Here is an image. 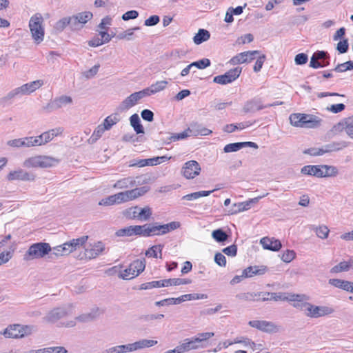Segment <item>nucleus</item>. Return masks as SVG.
Listing matches in <instances>:
<instances>
[{
    "instance_id": "f257e3e1",
    "label": "nucleus",
    "mask_w": 353,
    "mask_h": 353,
    "mask_svg": "<svg viewBox=\"0 0 353 353\" xmlns=\"http://www.w3.org/2000/svg\"><path fill=\"white\" fill-rule=\"evenodd\" d=\"M181 223L178 221H172L166 224L160 225L158 223H146L142 225L143 236H159L166 234L170 231L179 228Z\"/></svg>"
},
{
    "instance_id": "f03ea898",
    "label": "nucleus",
    "mask_w": 353,
    "mask_h": 353,
    "mask_svg": "<svg viewBox=\"0 0 353 353\" xmlns=\"http://www.w3.org/2000/svg\"><path fill=\"white\" fill-rule=\"evenodd\" d=\"M37 331L34 325H21L14 324L9 325L1 334L6 338L19 339L31 335Z\"/></svg>"
},
{
    "instance_id": "7ed1b4c3",
    "label": "nucleus",
    "mask_w": 353,
    "mask_h": 353,
    "mask_svg": "<svg viewBox=\"0 0 353 353\" xmlns=\"http://www.w3.org/2000/svg\"><path fill=\"white\" fill-rule=\"evenodd\" d=\"M59 163V159L49 156H36L26 159L23 165L27 168H47L55 166Z\"/></svg>"
},
{
    "instance_id": "20e7f679",
    "label": "nucleus",
    "mask_w": 353,
    "mask_h": 353,
    "mask_svg": "<svg viewBox=\"0 0 353 353\" xmlns=\"http://www.w3.org/2000/svg\"><path fill=\"white\" fill-rule=\"evenodd\" d=\"M43 19L41 14L37 13L31 17L29 21V28L32 37L37 44L43 41L44 28L43 26Z\"/></svg>"
},
{
    "instance_id": "39448f33",
    "label": "nucleus",
    "mask_w": 353,
    "mask_h": 353,
    "mask_svg": "<svg viewBox=\"0 0 353 353\" xmlns=\"http://www.w3.org/2000/svg\"><path fill=\"white\" fill-rule=\"evenodd\" d=\"M52 248L48 243H36L30 246L23 256L25 261L43 258L48 254Z\"/></svg>"
},
{
    "instance_id": "423d86ee",
    "label": "nucleus",
    "mask_w": 353,
    "mask_h": 353,
    "mask_svg": "<svg viewBox=\"0 0 353 353\" xmlns=\"http://www.w3.org/2000/svg\"><path fill=\"white\" fill-rule=\"evenodd\" d=\"M145 268V261L143 260H135L130 263L129 267L121 272L119 276L125 280H130L137 276Z\"/></svg>"
},
{
    "instance_id": "0eeeda50",
    "label": "nucleus",
    "mask_w": 353,
    "mask_h": 353,
    "mask_svg": "<svg viewBox=\"0 0 353 353\" xmlns=\"http://www.w3.org/2000/svg\"><path fill=\"white\" fill-rule=\"evenodd\" d=\"M149 178L146 175L138 176L136 178L128 176L118 180L114 185L115 189H127L136 185L146 183Z\"/></svg>"
},
{
    "instance_id": "6e6552de",
    "label": "nucleus",
    "mask_w": 353,
    "mask_h": 353,
    "mask_svg": "<svg viewBox=\"0 0 353 353\" xmlns=\"http://www.w3.org/2000/svg\"><path fill=\"white\" fill-rule=\"evenodd\" d=\"M72 313V305H67L62 307H56L50 310L44 319L47 322L55 323L61 319L65 318Z\"/></svg>"
},
{
    "instance_id": "1a4fd4ad",
    "label": "nucleus",
    "mask_w": 353,
    "mask_h": 353,
    "mask_svg": "<svg viewBox=\"0 0 353 353\" xmlns=\"http://www.w3.org/2000/svg\"><path fill=\"white\" fill-rule=\"evenodd\" d=\"M36 175L31 172H27L21 168H18L10 171L6 176V179L9 181H34Z\"/></svg>"
},
{
    "instance_id": "9d476101",
    "label": "nucleus",
    "mask_w": 353,
    "mask_h": 353,
    "mask_svg": "<svg viewBox=\"0 0 353 353\" xmlns=\"http://www.w3.org/2000/svg\"><path fill=\"white\" fill-rule=\"evenodd\" d=\"M248 325L260 331L266 333H276L280 330V326L272 321L253 320L248 322Z\"/></svg>"
},
{
    "instance_id": "9b49d317",
    "label": "nucleus",
    "mask_w": 353,
    "mask_h": 353,
    "mask_svg": "<svg viewBox=\"0 0 353 353\" xmlns=\"http://www.w3.org/2000/svg\"><path fill=\"white\" fill-rule=\"evenodd\" d=\"M242 68L236 67L228 70L224 74L214 77L213 82L221 85H225L235 81L241 74Z\"/></svg>"
},
{
    "instance_id": "f8f14e48",
    "label": "nucleus",
    "mask_w": 353,
    "mask_h": 353,
    "mask_svg": "<svg viewBox=\"0 0 353 353\" xmlns=\"http://www.w3.org/2000/svg\"><path fill=\"white\" fill-rule=\"evenodd\" d=\"M146 97H148L147 92H145L144 89L141 91L134 92L121 102L119 105V110L121 111L128 110L135 105L141 99Z\"/></svg>"
},
{
    "instance_id": "ddd939ff",
    "label": "nucleus",
    "mask_w": 353,
    "mask_h": 353,
    "mask_svg": "<svg viewBox=\"0 0 353 353\" xmlns=\"http://www.w3.org/2000/svg\"><path fill=\"white\" fill-rule=\"evenodd\" d=\"M72 103V99L70 97L62 95L50 101L43 109L47 112H51Z\"/></svg>"
},
{
    "instance_id": "4468645a",
    "label": "nucleus",
    "mask_w": 353,
    "mask_h": 353,
    "mask_svg": "<svg viewBox=\"0 0 353 353\" xmlns=\"http://www.w3.org/2000/svg\"><path fill=\"white\" fill-rule=\"evenodd\" d=\"M201 171V166L196 161L191 160L184 163L181 173L188 179H194Z\"/></svg>"
},
{
    "instance_id": "2eb2a0df",
    "label": "nucleus",
    "mask_w": 353,
    "mask_h": 353,
    "mask_svg": "<svg viewBox=\"0 0 353 353\" xmlns=\"http://www.w3.org/2000/svg\"><path fill=\"white\" fill-rule=\"evenodd\" d=\"M93 17L91 12L85 11L71 16L72 21V31L81 30L83 25L90 21Z\"/></svg>"
},
{
    "instance_id": "dca6fc26",
    "label": "nucleus",
    "mask_w": 353,
    "mask_h": 353,
    "mask_svg": "<svg viewBox=\"0 0 353 353\" xmlns=\"http://www.w3.org/2000/svg\"><path fill=\"white\" fill-rule=\"evenodd\" d=\"M268 194V193H266L265 194L251 199L245 202L234 203L230 210H229V213L230 214H234L248 210L251 208L252 205L257 203L261 199L265 197Z\"/></svg>"
},
{
    "instance_id": "f3484780",
    "label": "nucleus",
    "mask_w": 353,
    "mask_h": 353,
    "mask_svg": "<svg viewBox=\"0 0 353 353\" xmlns=\"http://www.w3.org/2000/svg\"><path fill=\"white\" fill-rule=\"evenodd\" d=\"M345 131L346 134L353 139V121L350 118L345 119L334 125L332 129L334 134Z\"/></svg>"
},
{
    "instance_id": "a211bd4d",
    "label": "nucleus",
    "mask_w": 353,
    "mask_h": 353,
    "mask_svg": "<svg viewBox=\"0 0 353 353\" xmlns=\"http://www.w3.org/2000/svg\"><path fill=\"white\" fill-rule=\"evenodd\" d=\"M334 310L327 306H316L310 304L306 316L310 318H319L333 313Z\"/></svg>"
},
{
    "instance_id": "6ab92c4d",
    "label": "nucleus",
    "mask_w": 353,
    "mask_h": 353,
    "mask_svg": "<svg viewBox=\"0 0 353 353\" xmlns=\"http://www.w3.org/2000/svg\"><path fill=\"white\" fill-rule=\"evenodd\" d=\"M100 310L97 308L92 309L90 312L86 314H81L75 318V320L71 321L68 322L65 327H72L75 326L76 325V321H78L81 323H87L90 322L94 320H95L97 318H98L100 315Z\"/></svg>"
},
{
    "instance_id": "aec40b11",
    "label": "nucleus",
    "mask_w": 353,
    "mask_h": 353,
    "mask_svg": "<svg viewBox=\"0 0 353 353\" xmlns=\"http://www.w3.org/2000/svg\"><path fill=\"white\" fill-rule=\"evenodd\" d=\"M258 54H259L258 50L243 52L233 57L229 63L232 65L250 63L256 58V55Z\"/></svg>"
},
{
    "instance_id": "412c9836",
    "label": "nucleus",
    "mask_w": 353,
    "mask_h": 353,
    "mask_svg": "<svg viewBox=\"0 0 353 353\" xmlns=\"http://www.w3.org/2000/svg\"><path fill=\"white\" fill-rule=\"evenodd\" d=\"M88 239V236H82L78 239H74L69 241H67L63 244V249L66 254H69L72 252L79 249L84 246L85 243Z\"/></svg>"
},
{
    "instance_id": "4be33fe9",
    "label": "nucleus",
    "mask_w": 353,
    "mask_h": 353,
    "mask_svg": "<svg viewBox=\"0 0 353 353\" xmlns=\"http://www.w3.org/2000/svg\"><path fill=\"white\" fill-rule=\"evenodd\" d=\"M268 270V268L265 265L249 266L243 270V276L246 278H251L254 276H262L265 274Z\"/></svg>"
},
{
    "instance_id": "5701e85b",
    "label": "nucleus",
    "mask_w": 353,
    "mask_h": 353,
    "mask_svg": "<svg viewBox=\"0 0 353 353\" xmlns=\"http://www.w3.org/2000/svg\"><path fill=\"white\" fill-rule=\"evenodd\" d=\"M142 225H130L116 232L117 236H131L132 235H137L143 236Z\"/></svg>"
},
{
    "instance_id": "b1692460",
    "label": "nucleus",
    "mask_w": 353,
    "mask_h": 353,
    "mask_svg": "<svg viewBox=\"0 0 353 353\" xmlns=\"http://www.w3.org/2000/svg\"><path fill=\"white\" fill-rule=\"evenodd\" d=\"M246 146H249V147L256 148V149L258 148V145L254 142H251V141L237 142V143L227 144L224 147L223 151L225 153L236 152Z\"/></svg>"
},
{
    "instance_id": "393cba45",
    "label": "nucleus",
    "mask_w": 353,
    "mask_h": 353,
    "mask_svg": "<svg viewBox=\"0 0 353 353\" xmlns=\"http://www.w3.org/2000/svg\"><path fill=\"white\" fill-rule=\"evenodd\" d=\"M104 250V244L102 242L99 241L92 245L91 248L85 249V256L90 259H94L101 254Z\"/></svg>"
},
{
    "instance_id": "a878e982",
    "label": "nucleus",
    "mask_w": 353,
    "mask_h": 353,
    "mask_svg": "<svg viewBox=\"0 0 353 353\" xmlns=\"http://www.w3.org/2000/svg\"><path fill=\"white\" fill-rule=\"evenodd\" d=\"M263 108H265V107L259 99H252L244 104L243 111L244 113H253Z\"/></svg>"
},
{
    "instance_id": "bb28decb",
    "label": "nucleus",
    "mask_w": 353,
    "mask_h": 353,
    "mask_svg": "<svg viewBox=\"0 0 353 353\" xmlns=\"http://www.w3.org/2000/svg\"><path fill=\"white\" fill-rule=\"evenodd\" d=\"M260 242L264 249L271 251H279L282 245L279 240L274 238L263 237Z\"/></svg>"
},
{
    "instance_id": "cd10ccee",
    "label": "nucleus",
    "mask_w": 353,
    "mask_h": 353,
    "mask_svg": "<svg viewBox=\"0 0 353 353\" xmlns=\"http://www.w3.org/2000/svg\"><path fill=\"white\" fill-rule=\"evenodd\" d=\"M348 145L349 143L345 141H333L323 145L322 149L323 150V154H325L342 150L348 147Z\"/></svg>"
},
{
    "instance_id": "c85d7f7f",
    "label": "nucleus",
    "mask_w": 353,
    "mask_h": 353,
    "mask_svg": "<svg viewBox=\"0 0 353 353\" xmlns=\"http://www.w3.org/2000/svg\"><path fill=\"white\" fill-rule=\"evenodd\" d=\"M43 85V80H36L19 87L23 95L30 94Z\"/></svg>"
},
{
    "instance_id": "c756f323",
    "label": "nucleus",
    "mask_w": 353,
    "mask_h": 353,
    "mask_svg": "<svg viewBox=\"0 0 353 353\" xmlns=\"http://www.w3.org/2000/svg\"><path fill=\"white\" fill-rule=\"evenodd\" d=\"M303 122V128H316L321 125L322 119L316 115L305 114V117Z\"/></svg>"
},
{
    "instance_id": "7c9ffc66",
    "label": "nucleus",
    "mask_w": 353,
    "mask_h": 353,
    "mask_svg": "<svg viewBox=\"0 0 353 353\" xmlns=\"http://www.w3.org/2000/svg\"><path fill=\"white\" fill-rule=\"evenodd\" d=\"M322 165H305L301 170V173L305 175L314 176L318 178L323 177V172L321 170Z\"/></svg>"
},
{
    "instance_id": "2f4dec72",
    "label": "nucleus",
    "mask_w": 353,
    "mask_h": 353,
    "mask_svg": "<svg viewBox=\"0 0 353 353\" xmlns=\"http://www.w3.org/2000/svg\"><path fill=\"white\" fill-rule=\"evenodd\" d=\"M328 283L336 288L353 293V282L339 279H331Z\"/></svg>"
},
{
    "instance_id": "473e14b6",
    "label": "nucleus",
    "mask_w": 353,
    "mask_h": 353,
    "mask_svg": "<svg viewBox=\"0 0 353 353\" xmlns=\"http://www.w3.org/2000/svg\"><path fill=\"white\" fill-rule=\"evenodd\" d=\"M67 26H69L70 30H72V21L71 17H63L57 21L53 26V31L56 33H60L63 32Z\"/></svg>"
},
{
    "instance_id": "72a5a7b5",
    "label": "nucleus",
    "mask_w": 353,
    "mask_h": 353,
    "mask_svg": "<svg viewBox=\"0 0 353 353\" xmlns=\"http://www.w3.org/2000/svg\"><path fill=\"white\" fill-rule=\"evenodd\" d=\"M157 341L150 339H141L132 343H130L132 352L150 347L157 344Z\"/></svg>"
},
{
    "instance_id": "f704fd0d",
    "label": "nucleus",
    "mask_w": 353,
    "mask_h": 353,
    "mask_svg": "<svg viewBox=\"0 0 353 353\" xmlns=\"http://www.w3.org/2000/svg\"><path fill=\"white\" fill-rule=\"evenodd\" d=\"M353 270V259H350L348 261H343L339 264L332 267L330 270L331 273H339L342 272H347L350 270Z\"/></svg>"
},
{
    "instance_id": "c9c22d12",
    "label": "nucleus",
    "mask_w": 353,
    "mask_h": 353,
    "mask_svg": "<svg viewBox=\"0 0 353 353\" xmlns=\"http://www.w3.org/2000/svg\"><path fill=\"white\" fill-rule=\"evenodd\" d=\"M168 85L167 81H159L155 83L152 84L150 87L144 89L145 92H147V96L155 94L160 91L163 90Z\"/></svg>"
},
{
    "instance_id": "e433bc0d",
    "label": "nucleus",
    "mask_w": 353,
    "mask_h": 353,
    "mask_svg": "<svg viewBox=\"0 0 353 353\" xmlns=\"http://www.w3.org/2000/svg\"><path fill=\"white\" fill-rule=\"evenodd\" d=\"M182 350L183 352H188L191 350H196L199 348H202L204 346L201 344H199L195 340V337H192V339H187L184 340V342L181 344Z\"/></svg>"
},
{
    "instance_id": "4c0bfd02",
    "label": "nucleus",
    "mask_w": 353,
    "mask_h": 353,
    "mask_svg": "<svg viewBox=\"0 0 353 353\" xmlns=\"http://www.w3.org/2000/svg\"><path fill=\"white\" fill-rule=\"evenodd\" d=\"M165 134L167 135L166 137L163 139V141L165 144H170L172 142H174L180 139H184L190 135L187 131H183L177 134L165 133Z\"/></svg>"
},
{
    "instance_id": "58836bf2",
    "label": "nucleus",
    "mask_w": 353,
    "mask_h": 353,
    "mask_svg": "<svg viewBox=\"0 0 353 353\" xmlns=\"http://www.w3.org/2000/svg\"><path fill=\"white\" fill-rule=\"evenodd\" d=\"M132 352L130 343L126 345H119L107 348L102 351L101 353H127Z\"/></svg>"
},
{
    "instance_id": "ea45409f",
    "label": "nucleus",
    "mask_w": 353,
    "mask_h": 353,
    "mask_svg": "<svg viewBox=\"0 0 353 353\" xmlns=\"http://www.w3.org/2000/svg\"><path fill=\"white\" fill-rule=\"evenodd\" d=\"M219 188H216L210 191H199V192H192L191 194H186L182 197V199L188 200V201H192V200H196L199 199L202 196H208L211 193L214 192V191L219 190Z\"/></svg>"
},
{
    "instance_id": "a19ab883",
    "label": "nucleus",
    "mask_w": 353,
    "mask_h": 353,
    "mask_svg": "<svg viewBox=\"0 0 353 353\" xmlns=\"http://www.w3.org/2000/svg\"><path fill=\"white\" fill-rule=\"evenodd\" d=\"M210 37L209 31L205 29H199L198 32L193 37V41L195 44L199 45L204 41H208Z\"/></svg>"
},
{
    "instance_id": "79ce46f5",
    "label": "nucleus",
    "mask_w": 353,
    "mask_h": 353,
    "mask_svg": "<svg viewBox=\"0 0 353 353\" xmlns=\"http://www.w3.org/2000/svg\"><path fill=\"white\" fill-rule=\"evenodd\" d=\"M130 125L137 134H143L144 128L141 124V121L137 114H132L130 118Z\"/></svg>"
},
{
    "instance_id": "37998d69",
    "label": "nucleus",
    "mask_w": 353,
    "mask_h": 353,
    "mask_svg": "<svg viewBox=\"0 0 353 353\" xmlns=\"http://www.w3.org/2000/svg\"><path fill=\"white\" fill-rule=\"evenodd\" d=\"M305 117V114L294 113L290 116V121L292 125L303 128V121Z\"/></svg>"
},
{
    "instance_id": "c03bdc74",
    "label": "nucleus",
    "mask_w": 353,
    "mask_h": 353,
    "mask_svg": "<svg viewBox=\"0 0 353 353\" xmlns=\"http://www.w3.org/2000/svg\"><path fill=\"white\" fill-rule=\"evenodd\" d=\"M22 96V94L19 90V88H17L9 92L6 96L0 99L1 104H5L8 101H11L12 99L17 97H20Z\"/></svg>"
},
{
    "instance_id": "a18cd8bd",
    "label": "nucleus",
    "mask_w": 353,
    "mask_h": 353,
    "mask_svg": "<svg viewBox=\"0 0 353 353\" xmlns=\"http://www.w3.org/2000/svg\"><path fill=\"white\" fill-rule=\"evenodd\" d=\"M138 214L139 221H146L151 217L152 211L149 206H145L144 208H141L139 206Z\"/></svg>"
},
{
    "instance_id": "49530a36",
    "label": "nucleus",
    "mask_w": 353,
    "mask_h": 353,
    "mask_svg": "<svg viewBox=\"0 0 353 353\" xmlns=\"http://www.w3.org/2000/svg\"><path fill=\"white\" fill-rule=\"evenodd\" d=\"M305 300H307V296L305 294H303V297L293 303L292 306L304 312L306 315V312H307L310 303L305 301Z\"/></svg>"
},
{
    "instance_id": "de8ad7c7",
    "label": "nucleus",
    "mask_w": 353,
    "mask_h": 353,
    "mask_svg": "<svg viewBox=\"0 0 353 353\" xmlns=\"http://www.w3.org/2000/svg\"><path fill=\"white\" fill-rule=\"evenodd\" d=\"M117 195L119 196L120 204L136 199L132 189L130 190L118 192Z\"/></svg>"
},
{
    "instance_id": "09e8293b",
    "label": "nucleus",
    "mask_w": 353,
    "mask_h": 353,
    "mask_svg": "<svg viewBox=\"0 0 353 353\" xmlns=\"http://www.w3.org/2000/svg\"><path fill=\"white\" fill-rule=\"evenodd\" d=\"M162 248L163 245L160 244L153 245L145 252V256L153 258H161Z\"/></svg>"
},
{
    "instance_id": "8fccbe9b",
    "label": "nucleus",
    "mask_w": 353,
    "mask_h": 353,
    "mask_svg": "<svg viewBox=\"0 0 353 353\" xmlns=\"http://www.w3.org/2000/svg\"><path fill=\"white\" fill-rule=\"evenodd\" d=\"M115 204H120L119 196L117 194L108 196L103 199H101L99 205H112Z\"/></svg>"
},
{
    "instance_id": "3c124183",
    "label": "nucleus",
    "mask_w": 353,
    "mask_h": 353,
    "mask_svg": "<svg viewBox=\"0 0 353 353\" xmlns=\"http://www.w3.org/2000/svg\"><path fill=\"white\" fill-rule=\"evenodd\" d=\"M321 168L323 172V177L335 176L338 174V169L335 166L322 165Z\"/></svg>"
},
{
    "instance_id": "603ef678",
    "label": "nucleus",
    "mask_w": 353,
    "mask_h": 353,
    "mask_svg": "<svg viewBox=\"0 0 353 353\" xmlns=\"http://www.w3.org/2000/svg\"><path fill=\"white\" fill-rule=\"evenodd\" d=\"M283 292H263V297H261L262 301H282Z\"/></svg>"
},
{
    "instance_id": "864d4df0",
    "label": "nucleus",
    "mask_w": 353,
    "mask_h": 353,
    "mask_svg": "<svg viewBox=\"0 0 353 353\" xmlns=\"http://www.w3.org/2000/svg\"><path fill=\"white\" fill-rule=\"evenodd\" d=\"M212 236L219 243H223L228 239V235L222 229H216L212 231Z\"/></svg>"
},
{
    "instance_id": "5fc2aeb1",
    "label": "nucleus",
    "mask_w": 353,
    "mask_h": 353,
    "mask_svg": "<svg viewBox=\"0 0 353 353\" xmlns=\"http://www.w3.org/2000/svg\"><path fill=\"white\" fill-rule=\"evenodd\" d=\"M119 121V119L118 118L117 114H112L107 117L101 124L103 126L104 129L109 130L112 128V127L117 123Z\"/></svg>"
},
{
    "instance_id": "6e6d98bb",
    "label": "nucleus",
    "mask_w": 353,
    "mask_h": 353,
    "mask_svg": "<svg viewBox=\"0 0 353 353\" xmlns=\"http://www.w3.org/2000/svg\"><path fill=\"white\" fill-rule=\"evenodd\" d=\"M166 287L171 285H180L190 284L192 283V280L189 279H164Z\"/></svg>"
},
{
    "instance_id": "4d7b16f0",
    "label": "nucleus",
    "mask_w": 353,
    "mask_h": 353,
    "mask_svg": "<svg viewBox=\"0 0 353 353\" xmlns=\"http://www.w3.org/2000/svg\"><path fill=\"white\" fill-rule=\"evenodd\" d=\"M105 130H107L104 129L101 124L99 125L88 139V142L91 144L95 143L102 136Z\"/></svg>"
},
{
    "instance_id": "13d9d810",
    "label": "nucleus",
    "mask_w": 353,
    "mask_h": 353,
    "mask_svg": "<svg viewBox=\"0 0 353 353\" xmlns=\"http://www.w3.org/2000/svg\"><path fill=\"white\" fill-rule=\"evenodd\" d=\"M139 206H133L123 211V215L128 219H137L139 220L138 214Z\"/></svg>"
},
{
    "instance_id": "bf43d9fd",
    "label": "nucleus",
    "mask_w": 353,
    "mask_h": 353,
    "mask_svg": "<svg viewBox=\"0 0 353 353\" xmlns=\"http://www.w3.org/2000/svg\"><path fill=\"white\" fill-rule=\"evenodd\" d=\"M161 287H166L164 280L154 281L143 283L141 285V289L149 290V289H152L154 288H161Z\"/></svg>"
},
{
    "instance_id": "052dcab7",
    "label": "nucleus",
    "mask_w": 353,
    "mask_h": 353,
    "mask_svg": "<svg viewBox=\"0 0 353 353\" xmlns=\"http://www.w3.org/2000/svg\"><path fill=\"white\" fill-rule=\"evenodd\" d=\"M312 230H315L316 235L318 237L325 239L328 236L330 230L325 225H320L319 227H316L312 225Z\"/></svg>"
},
{
    "instance_id": "680f3d73",
    "label": "nucleus",
    "mask_w": 353,
    "mask_h": 353,
    "mask_svg": "<svg viewBox=\"0 0 353 353\" xmlns=\"http://www.w3.org/2000/svg\"><path fill=\"white\" fill-rule=\"evenodd\" d=\"M139 29H140L139 27H134L132 28H130V29L127 30L126 31H124V32H120L119 34H118L117 35V38L120 40L121 39H127L128 41L132 40V36L134 34V31L139 30Z\"/></svg>"
},
{
    "instance_id": "e2e57ef3",
    "label": "nucleus",
    "mask_w": 353,
    "mask_h": 353,
    "mask_svg": "<svg viewBox=\"0 0 353 353\" xmlns=\"http://www.w3.org/2000/svg\"><path fill=\"white\" fill-rule=\"evenodd\" d=\"M163 317H164V315L162 314H150L141 315L139 317V319L142 322L150 323L154 320H161Z\"/></svg>"
},
{
    "instance_id": "0e129e2a",
    "label": "nucleus",
    "mask_w": 353,
    "mask_h": 353,
    "mask_svg": "<svg viewBox=\"0 0 353 353\" xmlns=\"http://www.w3.org/2000/svg\"><path fill=\"white\" fill-rule=\"evenodd\" d=\"M210 61L208 59L204 58L197 61L191 63L192 68H196L199 69H204L210 65Z\"/></svg>"
},
{
    "instance_id": "69168bd1",
    "label": "nucleus",
    "mask_w": 353,
    "mask_h": 353,
    "mask_svg": "<svg viewBox=\"0 0 353 353\" xmlns=\"http://www.w3.org/2000/svg\"><path fill=\"white\" fill-rule=\"evenodd\" d=\"M100 68L99 64L94 65L92 68H91L90 70L85 71L83 73V75L85 78L87 79H91L94 77L98 72L99 69Z\"/></svg>"
},
{
    "instance_id": "338daca9",
    "label": "nucleus",
    "mask_w": 353,
    "mask_h": 353,
    "mask_svg": "<svg viewBox=\"0 0 353 353\" xmlns=\"http://www.w3.org/2000/svg\"><path fill=\"white\" fill-rule=\"evenodd\" d=\"M296 256V253L294 250H287L282 255L281 259L285 263L291 262Z\"/></svg>"
},
{
    "instance_id": "774afa93",
    "label": "nucleus",
    "mask_w": 353,
    "mask_h": 353,
    "mask_svg": "<svg viewBox=\"0 0 353 353\" xmlns=\"http://www.w3.org/2000/svg\"><path fill=\"white\" fill-rule=\"evenodd\" d=\"M348 48L349 44L347 39L340 41L336 45V50L341 54L347 52L348 50Z\"/></svg>"
}]
</instances>
